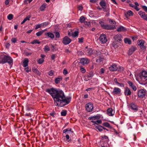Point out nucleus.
I'll list each match as a JSON object with an SVG mask.
<instances>
[{"instance_id":"41","label":"nucleus","mask_w":147,"mask_h":147,"mask_svg":"<svg viewBox=\"0 0 147 147\" xmlns=\"http://www.w3.org/2000/svg\"><path fill=\"white\" fill-rule=\"evenodd\" d=\"M50 115L53 117H56L57 115L56 113L54 111H53L50 114Z\"/></svg>"},{"instance_id":"22","label":"nucleus","mask_w":147,"mask_h":147,"mask_svg":"<svg viewBox=\"0 0 147 147\" xmlns=\"http://www.w3.org/2000/svg\"><path fill=\"white\" fill-rule=\"evenodd\" d=\"M71 129L68 130L67 129H65L63 131V132L66 133V134H68L69 135L71 136V134L73 132L71 131Z\"/></svg>"},{"instance_id":"63","label":"nucleus","mask_w":147,"mask_h":147,"mask_svg":"<svg viewBox=\"0 0 147 147\" xmlns=\"http://www.w3.org/2000/svg\"><path fill=\"white\" fill-rule=\"evenodd\" d=\"M67 71L66 69H64L63 70V74L64 75H65L67 74Z\"/></svg>"},{"instance_id":"1","label":"nucleus","mask_w":147,"mask_h":147,"mask_svg":"<svg viewBox=\"0 0 147 147\" xmlns=\"http://www.w3.org/2000/svg\"><path fill=\"white\" fill-rule=\"evenodd\" d=\"M45 91L52 97L56 106L63 107L69 104L71 101V97H66L63 92L60 89L51 88L46 89Z\"/></svg>"},{"instance_id":"29","label":"nucleus","mask_w":147,"mask_h":147,"mask_svg":"<svg viewBox=\"0 0 147 147\" xmlns=\"http://www.w3.org/2000/svg\"><path fill=\"white\" fill-rule=\"evenodd\" d=\"M32 71L33 72L38 75H40V72L35 68H33L32 69Z\"/></svg>"},{"instance_id":"34","label":"nucleus","mask_w":147,"mask_h":147,"mask_svg":"<svg viewBox=\"0 0 147 147\" xmlns=\"http://www.w3.org/2000/svg\"><path fill=\"white\" fill-rule=\"evenodd\" d=\"M30 43L32 44H40V42L39 41L37 40H33L30 42Z\"/></svg>"},{"instance_id":"46","label":"nucleus","mask_w":147,"mask_h":147,"mask_svg":"<svg viewBox=\"0 0 147 147\" xmlns=\"http://www.w3.org/2000/svg\"><path fill=\"white\" fill-rule=\"evenodd\" d=\"M43 32V31H40L36 33V35L38 36H40Z\"/></svg>"},{"instance_id":"14","label":"nucleus","mask_w":147,"mask_h":147,"mask_svg":"<svg viewBox=\"0 0 147 147\" xmlns=\"http://www.w3.org/2000/svg\"><path fill=\"white\" fill-rule=\"evenodd\" d=\"M121 90L118 88L115 87L113 88V91L112 92V93L114 94H117L120 93Z\"/></svg>"},{"instance_id":"39","label":"nucleus","mask_w":147,"mask_h":147,"mask_svg":"<svg viewBox=\"0 0 147 147\" xmlns=\"http://www.w3.org/2000/svg\"><path fill=\"white\" fill-rule=\"evenodd\" d=\"M61 115L62 116H65L67 114V111L63 110L61 113Z\"/></svg>"},{"instance_id":"36","label":"nucleus","mask_w":147,"mask_h":147,"mask_svg":"<svg viewBox=\"0 0 147 147\" xmlns=\"http://www.w3.org/2000/svg\"><path fill=\"white\" fill-rule=\"evenodd\" d=\"M99 4L102 8L104 7L106 5V3L105 1H101L99 3Z\"/></svg>"},{"instance_id":"58","label":"nucleus","mask_w":147,"mask_h":147,"mask_svg":"<svg viewBox=\"0 0 147 147\" xmlns=\"http://www.w3.org/2000/svg\"><path fill=\"white\" fill-rule=\"evenodd\" d=\"M94 116L96 120L99 119L100 117V115H98Z\"/></svg>"},{"instance_id":"32","label":"nucleus","mask_w":147,"mask_h":147,"mask_svg":"<svg viewBox=\"0 0 147 147\" xmlns=\"http://www.w3.org/2000/svg\"><path fill=\"white\" fill-rule=\"evenodd\" d=\"M86 18L83 16H81L80 18L79 21L81 23H83L85 20Z\"/></svg>"},{"instance_id":"47","label":"nucleus","mask_w":147,"mask_h":147,"mask_svg":"<svg viewBox=\"0 0 147 147\" xmlns=\"http://www.w3.org/2000/svg\"><path fill=\"white\" fill-rule=\"evenodd\" d=\"M55 34V37L57 38H59L60 37V34L58 32H54Z\"/></svg>"},{"instance_id":"15","label":"nucleus","mask_w":147,"mask_h":147,"mask_svg":"<svg viewBox=\"0 0 147 147\" xmlns=\"http://www.w3.org/2000/svg\"><path fill=\"white\" fill-rule=\"evenodd\" d=\"M124 94L125 96H129L131 95V92L130 89L127 87H125L124 91Z\"/></svg>"},{"instance_id":"38","label":"nucleus","mask_w":147,"mask_h":147,"mask_svg":"<svg viewBox=\"0 0 147 147\" xmlns=\"http://www.w3.org/2000/svg\"><path fill=\"white\" fill-rule=\"evenodd\" d=\"M118 42H116L115 41H114V42H113L112 43V45L115 48H117V47L118 46Z\"/></svg>"},{"instance_id":"57","label":"nucleus","mask_w":147,"mask_h":147,"mask_svg":"<svg viewBox=\"0 0 147 147\" xmlns=\"http://www.w3.org/2000/svg\"><path fill=\"white\" fill-rule=\"evenodd\" d=\"M84 23L85 25H87L88 26L90 25V22H88L85 20Z\"/></svg>"},{"instance_id":"20","label":"nucleus","mask_w":147,"mask_h":147,"mask_svg":"<svg viewBox=\"0 0 147 147\" xmlns=\"http://www.w3.org/2000/svg\"><path fill=\"white\" fill-rule=\"evenodd\" d=\"M85 53L87 55H90L93 54V51L91 49L89 48L85 51Z\"/></svg>"},{"instance_id":"40","label":"nucleus","mask_w":147,"mask_h":147,"mask_svg":"<svg viewBox=\"0 0 147 147\" xmlns=\"http://www.w3.org/2000/svg\"><path fill=\"white\" fill-rule=\"evenodd\" d=\"M78 33L79 32L78 31H76L73 33L72 35L74 37H76L78 36Z\"/></svg>"},{"instance_id":"52","label":"nucleus","mask_w":147,"mask_h":147,"mask_svg":"<svg viewBox=\"0 0 147 147\" xmlns=\"http://www.w3.org/2000/svg\"><path fill=\"white\" fill-rule=\"evenodd\" d=\"M24 70L26 71V72L27 73H28L30 71H31V68L29 69L28 67H27L26 68H24Z\"/></svg>"},{"instance_id":"27","label":"nucleus","mask_w":147,"mask_h":147,"mask_svg":"<svg viewBox=\"0 0 147 147\" xmlns=\"http://www.w3.org/2000/svg\"><path fill=\"white\" fill-rule=\"evenodd\" d=\"M133 14L131 10H129L127 11L126 13L125 14V16L127 18L128 17L132 16Z\"/></svg>"},{"instance_id":"6","label":"nucleus","mask_w":147,"mask_h":147,"mask_svg":"<svg viewBox=\"0 0 147 147\" xmlns=\"http://www.w3.org/2000/svg\"><path fill=\"white\" fill-rule=\"evenodd\" d=\"M146 90L141 89L139 90L138 92V96L139 98H143L146 95Z\"/></svg>"},{"instance_id":"64","label":"nucleus","mask_w":147,"mask_h":147,"mask_svg":"<svg viewBox=\"0 0 147 147\" xmlns=\"http://www.w3.org/2000/svg\"><path fill=\"white\" fill-rule=\"evenodd\" d=\"M105 70L103 68H102L100 69V73L101 74H103Z\"/></svg>"},{"instance_id":"61","label":"nucleus","mask_w":147,"mask_h":147,"mask_svg":"<svg viewBox=\"0 0 147 147\" xmlns=\"http://www.w3.org/2000/svg\"><path fill=\"white\" fill-rule=\"evenodd\" d=\"M17 41V40L16 39V38H12L11 40V41L13 43H15Z\"/></svg>"},{"instance_id":"9","label":"nucleus","mask_w":147,"mask_h":147,"mask_svg":"<svg viewBox=\"0 0 147 147\" xmlns=\"http://www.w3.org/2000/svg\"><path fill=\"white\" fill-rule=\"evenodd\" d=\"M99 40L101 42L102 44L105 43L107 41V39L106 35L103 34H101Z\"/></svg>"},{"instance_id":"59","label":"nucleus","mask_w":147,"mask_h":147,"mask_svg":"<svg viewBox=\"0 0 147 147\" xmlns=\"http://www.w3.org/2000/svg\"><path fill=\"white\" fill-rule=\"evenodd\" d=\"M56 57V54H53L51 55V58L52 60H54L55 61V59Z\"/></svg>"},{"instance_id":"10","label":"nucleus","mask_w":147,"mask_h":147,"mask_svg":"<svg viewBox=\"0 0 147 147\" xmlns=\"http://www.w3.org/2000/svg\"><path fill=\"white\" fill-rule=\"evenodd\" d=\"M138 14L142 18L147 21V14H146L145 12L140 11L138 12Z\"/></svg>"},{"instance_id":"17","label":"nucleus","mask_w":147,"mask_h":147,"mask_svg":"<svg viewBox=\"0 0 147 147\" xmlns=\"http://www.w3.org/2000/svg\"><path fill=\"white\" fill-rule=\"evenodd\" d=\"M127 83L129 84V86L130 87L134 90H136L137 89L136 86L131 82L129 81L127 82Z\"/></svg>"},{"instance_id":"48","label":"nucleus","mask_w":147,"mask_h":147,"mask_svg":"<svg viewBox=\"0 0 147 147\" xmlns=\"http://www.w3.org/2000/svg\"><path fill=\"white\" fill-rule=\"evenodd\" d=\"M80 70L81 71L82 73H85L86 71V69L83 67L82 66H81L80 67Z\"/></svg>"},{"instance_id":"49","label":"nucleus","mask_w":147,"mask_h":147,"mask_svg":"<svg viewBox=\"0 0 147 147\" xmlns=\"http://www.w3.org/2000/svg\"><path fill=\"white\" fill-rule=\"evenodd\" d=\"M54 73V71L53 70H51L48 72V74L50 76H53Z\"/></svg>"},{"instance_id":"45","label":"nucleus","mask_w":147,"mask_h":147,"mask_svg":"<svg viewBox=\"0 0 147 147\" xmlns=\"http://www.w3.org/2000/svg\"><path fill=\"white\" fill-rule=\"evenodd\" d=\"M13 15L11 14H9L7 17V19L9 20H11L13 19Z\"/></svg>"},{"instance_id":"28","label":"nucleus","mask_w":147,"mask_h":147,"mask_svg":"<svg viewBox=\"0 0 147 147\" xmlns=\"http://www.w3.org/2000/svg\"><path fill=\"white\" fill-rule=\"evenodd\" d=\"M104 126L109 128L111 129L112 127L111 126L110 124L108 122H105L102 124Z\"/></svg>"},{"instance_id":"19","label":"nucleus","mask_w":147,"mask_h":147,"mask_svg":"<svg viewBox=\"0 0 147 147\" xmlns=\"http://www.w3.org/2000/svg\"><path fill=\"white\" fill-rule=\"evenodd\" d=\"M29 61L27 58H25L23 62V66L24 67H27L28 65Z\"/></svg>"},{"instance_id":"50","label":"nucleus","mask_w":147,"mask_h":147,"mask_svg":"<svg viewBox=\"0 0 147 147\" xmlns=\"http://www.w3.org/2000/svg\"><path fill=\"white\" fill-rule=\"evenodd\" d=\"M44 60L42 58H40L39 59L38 62L39 64H41L43 62Z\"/></svg>"},{"instance_id":"55","label":"nucleus","mask_w":147,"mask_h":147,"mask_svg":"<svg viewBox=\"0 0 147 147\" xmlns=\"http://www.w3.org/2000/svg\"><path fill=\"white\" fill-rule=\"evenodd\" d=\"M142 8L143 9L146 13H147V7L145 5H142Z\"/></svg>"},{"instance_id":"33","label":"nucleus","mask_w":147,"mask_h":147,"mask_svg":"<svg viewBox=\"0 0 147 147\" xmlns=\"http://www.w3.org/2000/svg\"><path fill=\"white\" fill-rule=\"evenodd\" d=\"M124 41L125 43H128L129 45L131 44V41L128 38H125L124 39Z\"/></svg>"},{"instance_id":"42","label":"nucleus","mask_w":147,"mask_h":147,"mask_svg":"<svg viewBox=\"0 0 147 147\" xmlns=\"http://www.w3.org/2000/svg\"><path fill=\"white\" fill-rule=\"evenodd\" d=\"M123 69L124 68L122 67L121 66H119V67H118V71H119L120 72H123Z\"/></svg>"},{"instance_id":"12","label":"nucleus","mask_w":147,"mask_h":147,"mask_svg":"<svg viewBox=\"0 0 147 147\" xmlns=\"http://www.w3.org/2000/svg\"><path fill=\"white\" fill-rule=\"evenodd\" d=\"M129 106L131 109L135 112L138 110V106L135 103H131L129 104Z\"/></svg>"},{"instance_id":"21","label":"nucleus","mask_w":147,"mask_h":147,"mask_svg":"<svg viewBox=\"0 0 147 147\" xmlns=\"http://www.w3.org/2000/svg\"><path fill=\"white\" fill-rule=\"evenodd\" d=\"M107 113L110 116H113L114 114H113V110L112 108H109L107 110Z\"/></svg>"},{"instance_id":"3","label":"nucleus","mask_w":147,"mask_h":147,"mask_svg":"<svg viewBox=\"0 0 147 147\" xmlns=\"http://www.w3.org/2000/svg\"><path fill=\"white\" fill-rule=\"evenodd\" d=\"M138 76L143 82L142 83L143 84L145 85L147 84V71H142L138 74Z\"/></svg>"},{"instance_id":"24","label":"nucleus","mask_w":147,"mask_h":147,"mask_svg":"<svg viewBox=\"0 0 147 147\" xmlns=\"http://www.w3.org/2000/svg\"><path fill=\"white\" fill-rule=\"evenodd\" d=\"M93 76H94L93 72H92V71L90 72L89 73V74L87 75V78L86 79L85 78V80L86 81H87L90 80V79L89 78H92V77H93Z\"/></svg>"},{"instance_id":"35","label":"nucleus","mask_w":147,"mask_h":147,"mask_svg":"<svg viewBox=\"0 0 147 147\" xmlns=\"http://www.w3.org/2000/svg\"><path fill=\"white\" fill-rule=\"evenodd\" d=\"M102 8L103 9V10L104 12H107L109 11V7L106 5L105 6L102 7Z\"/></svg>"},{"instance_id":"37","label":"nucleus","mask_w":147,"mask_h":147,"mask_svg":"<svg viewBox=\"0 0 147 147\" xmlns=\"http://www.w3.org/2000/svg\"><path fill=\"white\" fill-rule=\"evenodd\" d=\"M44 49V51L46 52H47L49 51L50 50L49 47L47 45L45 46Z\"/></svg>"},{"instance_id":"31","label":"nucleus","mask_w":147,"mask_h":147,"mask_svg":"<svg viewBox=\"0 0 147 147\" xmlns=\"http://www.w3.org/2000/svg\"><path fill=\"white\" fill-rule=\"evenodd\" d=\"M91 122L93 123L94 124L98 125L99 124H101L102 123V121L101 120H96L95 121H91Z\"/></svg>"},{"instance_id":"13","label":"nucleus","mask_w":147,"mask_h":147,"mask_svg":"<svg viewBox=\"0 0 147 147\" xmlns=\"http://www.w3.org/2000/svg\"><path fill=\"white\" fill-rule=\"evenodd\" d=\"M110 71H116L118 69V67L117 65L115 64H113L110 65L109 68Z\"/></svg>"},{"instance_id":"60","label":"nucleus","mask_w":147,"mask_h":147,"mask_svg":"<svg viewBox=\"0 0 147 147\" xmlns=\"http://www.w3.org/2000/svg\"><path fill=\"white\" fill-rule=\"evenodd\" d=\"M32 53H30L28 52H26L25 53V55H26V56L30 55Z\"/></svg>"},{"instance_id":"18","label":"nucleus","mask_w":147,"mask_h":147,"mask_svg":"<svg viewBox=\"0 0 147 147\" xmlns=\"http://www.w3.org/2000/svg\"><path fill=\"white\" fill-rule=\"evenodd\" d=\"M114 26H112L108 24H106L103 28L107 30H113L114 27Z\"/></svg>"},{"instance_id":"54","label":"nucleus","mask_w":147,"mask_h":147,"mask_svg":"<svg viewBox=\"0 0 147 147\" xmlns=\"http://www.w3.org/2000/svg\"><path fill=\"white\" fill-rule=\"evenodd\" d=\"M42 26V24H38L36 25V26L35 28V29H37L38 28H40Z\"/></svg>"},{"instance_id":"53","label":"nucleus","mask_w":147,"mask_h":147,"mask_svg":"<svg viewBox=\"0 0 147 147\" xmlns=\"http://www.w3.org/2000/svg\"><path fill=\"white\" fill-rule=\"evenodd\" d=\"M116 85H117L118 86L120 87H123L124 86V85L122 83H119V82Z\"/></svg>"},{"instance_id":"26","label":"nucleus","mask_w":147,"mask_h":147,"mask_svg":"<svg viewBox=\"0 0 147 147\" xmlns=\"http://www.w3.org/2000/svg\"><path fill=\"white\" fill-rule=\"evenodd\" d=\"M126 30V29L124 27L121 26L118 28L117 31L118 32H121L122 31H125Z\"/></svg>"},{"instance_id":"11","label":"nucleus","mask_w":147,"mask_h":147,"mask_svg":"<svg viewBox=\"0 0 147 147\" xmlns=\"http://www.w3.org/2000/svg\"><path fill=\"white\" fill-rule=\"evenodd\" d=\"M89 60L87 58H82L80 59V63L82 65H84L89 63Z\"/></svg>"},{"instance_id":"62","label":"nucleus","mask_w":147,"mask_h":147,"mask_svg":"<svg viewBox=\"0 0 147 147\" xmlns=\"http://www.w3.org/2000/svg\"><path fill=\"white\" fill-rule=\"evenodd\" d=\"M99 23L100 25L103 28V27H104V26H105V25L104 24V23L102 21H100L99 22Z\"/></svg>"},{"instance_id":"16","label":"nucleus","mask_w":147,"mask_h":147,"mask_svg":"<svg viewBox=\"0 0 147 147\" xmlns=\"http://www.w3.org/2000/svg\"><path fill=\"white\" fill-rule=\"evenodd\" d=\"M136 47L132 46L128 51V55H131L136 50Z\"/></svg>"},{"instance_id":"23","label":"nucleus","mask_w":147,"mask_h":147,"mask_svg":"<svg viewBox=\"0 0 147 147\" xmlns=\"http://www.w3.org/2000/svg\"><path fill=\"white\" fill-rule=\"evenodd\" d=\"M45 35H47L51 39H53L54 38L53 34L50 32H48L45 33Z\"/></svg>"},{"instance_id":"2","label":"nucleus","mask_w":147,"mask_h":147,"mask_svg":"<svg viewBox=\"0 0 147 147\" xmlns=\"http://www.w3.org/2000/svg\"><path fill=\"white\" fill-rule=\"evenodd\" d=\"M13 62V59L10 56L3 54L0 55V63L4 64L7 63L10 65H12Z\"/></svg>"},{"instance_id":"51","label":"nucleus","mask_w":147,"mask_h":147,"mask_svg":"<svg viewBox=\"0 0 147 147\" xmlns=\"http://www.w3.org/2000/svg\"><path fill=\"white\" fill-rule=\"evenodd\" d=\"M78 42L80 43H82L83 42L84 38L83 37H82L80 38H79L78 39Z\"/></svg>"},{"instance_id":"43","label":"nucleus","mask_w":147,"mask_h":147,"mask_svg":"<svg viewBox=\"0 0 147 147\" xmlns=\"http://www.w3.org/2000/svg\"><path fill=\"white\" fill-rule=\"evenodd\" d=\"M109 23L111 24H113V26H115V25L116 24V22L114 20H113L112 19H110L109 20Z\"/></svg>"},{"instance_id":"25","label":"nucleus","mask_w":147,"mask_h":147,"mask_svg":"<svg viewBox=\"0 0 147 147\" xmlns=\"http://www.w3.org/2000/svg\"><path fill=\"white\" fill-rule=\"evenodd\" d=\"M62 78L61 77L59 76L58 78L55 79V82L56 84H58L60 82V81L62 80Z\"/></svg>"},{"instance_id":"44","label":"nucleus","mask_w":147,"mask_h":147,"mask_svg":"<svg viewBox=\"0 0 147 147\" xmlns=\"http://www.w3.org/2000/svg\"><path fill=\"white\" fill-rule=\"evenodd\" d=\"M42 27H45L47 26L49 24V22H46L42 23Z\"/></svg>"},{"instance_id":"4","label":"nucleus","mask_w":147,"mask_h":147,"mask_svg":"<svg viewBox=\"0 0 147 147\" xmlns=\"http://www.w3.org/2000/svg\"><path fill=\"white\" fill-rule=\"evenodd\" d=\"M138 41V45L140 47L142 51L145 49L146 47L144 45L145 41L142 39L139 40Z\"/></svg>"},{"instance_id":"7","label":"nucleus","mask_w":147,"mask_h":147,"mask_svg":"<svg viewBox=\"0 0 147 147\" xmlns=\"http://www.w3.org/2000/svg\"><path fill=\"white\" fill-rule=\"evenodd\" d=\"M114 39L115 41L120 43L122 41V37L121 34H118L114 36Z\"/></svg>"},{"instance_id":"5","label":"nucleus","mask_w":147,"mask_h":147,"mask_svg":"<svg viewBox=\"0 0 147 147\" xmlns=\"http://www.w3.org/2000/svg\"><path fill=\"white\" fill-rule=\"evenodd\" d=\"M86 109L88 112L92 111L93 108V104L91 102H89L86 105Z\"/></svg>"},{"instance_id":"30","label":"nucleus","mask_w":147,"mask_h":147,"mask_svg":"<svg viewBox=\"0 0 147 147\" xmlns=\"http://www.w3.org/2000/svg\"><path fill=\"white\" fill-rule=\"evenodd\" d=\"M47 4L46 3L43 4L40 7V9L41 11H43L46 8Z\"/></svg>"},{"instance_id":"56","label":"nucleus","mask_w":147,"mask_h":147,"mask_svg":"<svg viewBox=\"0 0 147 147\" xmlns=\"http://www.w3.org/2000/svg\"><path fill=\"white\" fill-rule=\"evenodd\" d=\"M88 119L91 120V121H95V120H96L94 116L92 117H89Z\"/></svg>"},{"instance_id":"8","label":"nucleus","mask_w":147,"mask_h":147,"mask_svg":"<svg viewBox=\"0 0 147 147\" xmlns=\"http://www.w3.org/2000/svg\"><path fill=\"white\" fill-rule=\"evenodd\" d=\"M71 40L67 36L64 37L63 39L62 42L65 45H67L71 42Z\"/></svg>"}]
</instances>
